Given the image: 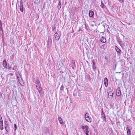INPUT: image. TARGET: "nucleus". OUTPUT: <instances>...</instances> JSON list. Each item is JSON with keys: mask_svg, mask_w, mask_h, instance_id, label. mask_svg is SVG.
Instances as JSON below:
<instances>
[{"mask_svg": "<svg viewBox=\"0 0 135 135\" xmlns=\"http://www.w3.org/2000/svg\"><path fill=\"white\" fill-rule=\"evenodd\" d=\"M0 25L1 26V29H2V23L1 21L0 20Z\"/></svg>", "mask_w": 135, "mask_h": 135, "instance_id": "obj_29", "label": "nucleus"}, {"mask_svg": "<svg viewBox=\"0 0 135 135\" xmlns=\"http://www.w3.org/2000/svg\"><path fill=\"white\" fill-rule=\"evenodd\" d=\"M104 82L105 86L106 87H107L108 84V79L107 78H105L104 79Z\"/></svg>", "mask_w": 135, "mask_h": 135, "instance_id": "obj_9", "label": "nucleus"}, {"mask_svg": "<svg viewBox=\"0 0 135 135\" xmlns=\"http://www.w3.org/2000/svg\"><path fill=\"white\" fill-rule=\"evenodd\" d=\"M94 14V12L92 11H90L89 12V15L90 17H92Z\"/></svg>", "mask_w": 135, "mask_h": 135, "instance_id": "obj_17", "label": "nucleus"}, {"mask_svg": "<svg viewBox=\"0 0 135 135\" xmlns=\"http://www.w3.org/2000/svg\"><path fill=\"white\" fill-rule=\"evenodd\" d=\"M101 88H102V86H101V88H100V89H101Z\"/></svg>", "mask_w": 135, "mask_h": 135, "instance_id": "obj_35", "label": "nucleus"}, {"mask_svg": "<svg viewBox=\"0 0 135 135\" xmlns=\"http://www.w3.org/2000/svg\"><path fill=\"white\" fill-rule=\"evenodd\" d=\"M101 32L100 33V35H99V37H100V34H102V35H103L104 34L103 33V32Z\"/></svg>", "mask_w": 135, "mask_h": 135, "instance_id": "obj_32", "label": "nucleus"}, {"mask_svg": "<svg viewBox=\"0 0 135 135\" xmlns=\"http://www.w3.org/2000/svg\"><path fill=\"white\" fill-rule=\"evenodd\" d=\"M104 4L102 2H101V4L100 5V6L102 8H103L104 7Z\"/></svg>", "mask_w": 135, "mask_h": 135, "instance_id": "obj_28", "label": "nucleus"}, {"mask_svg": "<svg viewBox=\"0 0 135 135\" xmlns=\"http://www.w3.org/2000/svg\"><path fill=\"white\" fill-rule=\"evenodd\" d=\"M120 72H119V73H120Z\"/></svg>", "mask_w": 135, "mask_h": 135, "instance_id": "obj_38", "label": "nucleus"}, {"mask_svg": "<svg viewBox=\"0 0 135 135\" xmlns=\"http://www.w3.org/2000/svg\"><path fill=\"white\" fill-rule=\"evenodd\" d=\"M61 33L60 31L57 32L54 34L55 38L56 40H59L60 37Z\"/></svg>", "mask_w": 135, "mask_h": 135, "instance_id": "obj_2", "label": "nucleus"}, {"mask_svg": "<svg viewBox=\"0 0 135 135\" xmlns=\"http://www.w3.org/2000/svg\"><path fill=\"white\" fill-rule=\"evenodd\" d=\"M88 133H89V132L86 133H85L86 135H89V134H88Z\"/></svg>", "mask_w": 135, "mask_h": 135, "instance_id": "obj_33", "label": "nucleus"}, {"mask_svg": "<svg viewBox=\"0 0 135 135\" xmlns=\"http://www.w3.org/2000/svg\"><path fill=\"white\" fill-rule=\"evenodd\" d=\"M108 98L110 99H112L113 96V93H112L110 91H109L108 93Z\"/></svg>", "mask_w": 135, "mask_h": 135, "instance_id": "obj_7", "label": "nucleus"}, {"mask_svg": "<svg viewBox=\"0 0 135 135\" xmlns=\"http://www.w3.org/2000/svg\"><path fill=\"white\" fill-rule=\"evenodd\" d=\"M16 76L19 82L20 83L21 81L22 80V79L20 75V74H17Z\"/></svg>", "mask_w": 135, "mask_h": 135, "instance_id": "obj_15", "label": "nucleus"}, {"mask_svg": "<svg viewBox=\"0 0 135 135\" xmlns=\"http://www.w3.org/2000/svg\"><path fill=\"white\" fill-rule=\"evenodd\" d=\"M20 9L21 12H23V3L22 1H20Z\"/></svg>", "mask_w": 135, "mask_h": 135, "instance_id": "obj_6", "label": "nucleus"}, {"mask_svg": "<svg viewBox=\"0 0 135 135\" xmlns=\"http://www.w3.org/2000/svg\"><path fill=\"white\" fill-rule=\"evenodd\" d=\"M47 42L48 47H49L51 46L52 42V40L51 36L49 37Z\"/></svg>", "mask_w": 135, "mask_h": 135, "instance_id": "obj_4", "label": "nucleus"}, {"mask_svg": "<svg viewBox=\"0 0 135 135\" xmlns=\"http://www.w3.org/2000/svg\"><path fill=\"white\" fill-rule=\"evenodd\" d=\"M81 128L83 129H84L85 128V127L84 126H82L81 127Z\"/></svg>", "mask_w": 135, "mask_h": 135, "instance_id": "obj_30", "label": "nucleus"}, {"mask_svg": "<svg viewBox=\"0 0 135 135\" xmlns=\"http://www.w3.org/2000/svg\"><path fill=\"white\" fill-rule=\"evenodd\" d=\"M0 124V129L1 130H2L3 129V122H1Z\"/></svg>", "mask_w": 135, "mask_h": 135, "instance_id": "obj_19", "label": "nucleus"}, {"mask_svg": "<svg viewBox=\"0 0 135 135\" xmlns=\"http://www.w3.org/2000/svg\"><path fill=\"white\" fill-rule=\"evenodd\" d=\"M64 86H63V85H62L61 86V88H60V90H63V89H64Z\"/></svg>", "mask_w": 135, "mask_h": 135, "instance_id": "obj_25", "label": "nucleus"}, {"mask_svg": "<svg viewBox=\"0 0 135 135\" xmlns=\"http://www.w3.org/2000/svg\"><path fill=\"white\" fill-rule=\"evenodd\" d=\"M14 127L15 128V131L17 129V125L15 124H14Z\"/></svg>", "mask_w": 135, "mask_h": 135, "instance_id": "obj_27", "label": "nucleus"}, {"mask_svg": "<svg viewBox=\"0 0 135 135\" xmlns=\"http://www.w3.org/2000/svg\"><path fill=\"white\" fill-rule=\"evenodd\" d=\"M115 49L118 53L119 54H120L121 53V50L117 46H115Z\"/></svg>", "mask_w": 135, "mask_h": 135, "instance_id": "obj_12", "label": "nucleus"}, {"mask_svg": "<svg viewBox=\"0 0 135 135\" xmlns=\"http://www.w3.org/2000/svg\"><path fill=\"white\" fill-rule=\"evenodd\" d=\"M58 120L59 121L60 124H62L63 123V121L62 119L60 117H59Z\"/></svg>", "mask_w": 135, "mask_h": 135, "instance_id": "obj_21", "label": "nucleus"}, {"mask_svg": "<svg viewBox=\"0 0 135 135\" xmlns=\"http://www.w3.org/2000/svg\"><path fill=\"white\" fill-rule=\"evenodd\" d=\"M71 65V67L72 68L73 70H74L76 69V65H75V61H73Z\"/></svg>", "mask_w": 135, "mask_h": 135, "instance_id": "obj_10", "label": "nucleus"}, {"mask_svg": "<svg viewBox=\"0 0 135 135\" xmlns=\"http://www.w3.org/2000/svg\"><path fill=\"white\" fill-rule=\"evenodd\" d=\"M85 119L88 122H91V120L90 119L89 116V114L88 113H86L85 115Z\"/></svg>", "mask_w": 135, "mask_h": 135, "instance_id": "obj_5", "label": "nucleus"}, {"mask_svg": "<svg viewBox=\"0 0 135 135\" xmlns=\"http://www.w3.org/2000/svg\"><path fill=\"white\" fill-rule=\"evenodd\" d=\"M36 84L37 88V89H42L41 86V85L40 83V81L39 80H37L36 82Z\"/></svg>", "mask_w": 135, "mask_h": 135, "instance_id": "obj_3", "label": "nucleus"}, {"mask_svg": "<svg viewBox=\"0 0 135 135\" xmlns=\"http://www.w3.org/2000/svg\"><path fill=\"white\" fill-rule=\"evenodd\" d=\"M120 2H123L124 0H118Z\"/></svg>", "mask_w": 135, "mask_h": 135, "instance_id": "obj_31", "label": "nucleus"}, {"mask_svg": "<svg viewBox=\"0 0 135 135\" xmlns=\"http://www.w3.org/2000/svg\"><path fill=\"white\" fill-rule=\"evenodd\" d=\"M101 41L103 43H105L106 42V40L105 38L102 37L100 39Z\"/></svg>", "mask_w": 135, "mask_h": 135, "instance_id": "obj_14", "label": "nucleus"}, {"mask_svg": "<svg viewBox=\"0 0 135 135\" xmlns=\"http://www.w3.org/2000/svg\"><path fill=\"white\" fill-rule=\"evenodd\" d=\"M88 128L89 127L88 126L86 125L85 126V133L89 132Z\"/></svg>", "mask_w": 135, "mask_h": 135, "instance_id": "obj_20", "label": "nucleus"}, {"mask_svg": "<svg viewBox=\"0 0 135 135\" xmlns=\"http://www.w3.org/2000/svg\"><path fill=\"white\" fill-rule=\"evenodd\" d=\"M3 120H2V117L1 115L0 114V122H3Z\"/></svg>", "mask_w": 135, "mask_h": 135, "instance_id": "obj_26", "label": "nucleus"}, {"mask_svg": "<svg viewBox=\"0 0 135 135\" xmlns=\"http://www.w3.org/2000/svg\"><path fill=\"white\" fill-rule=\"evenodd\" d=\"M102 118L103 119V121L105 122L106 121V117L105 114L103 112V111H102Z\"/></svg>", "mask_w": 135, "mask_h": 135, "instance_id": "obj_8", "label": "nucleus"}, {"mask_svg": "<svg viewBox=\"0 0 135 135\" xmlns=\"http://www.w3.org/2000/svg\"><path fill=\"white\" fill-rule=\"evenodd\" d=\"M61 1H59V3L58 4V5L57 6V7L59 9H60V8H61Z\"/></svg>", "mask_w": 135, "mask_h": 135, "instance_id": "obj_18", "label": "nucleus"}, {"mask_svg": "<svg viewBox=\"0 0 135 135\" xmlns=\"http://www.w3.org/2000/svg\"><path fill=\"white\" fill-rule=\"evenodd\" d=\"M127 134L128 135H131V131L129 129H127Z\"/></svg>", "mask_w": 135, "mask_h": 135, "instance_id": "obj_22", "label": "nucleus"}, {"mask_svg": "<svg viewBox=\"0 0 135 135\" xmlns=\"http://www.w3.org/2000/svg\"><path fill=\"white\" fill-rule=\"evenodd\" d=\"M87 78L89 80H90V76L89 74H87L86 75Z\"/></svg>", "mask_w": 135, "mask_h": 135, "instance_id": "obj_23", "label": "nucleus"}, {"mask_svg": "<svg viewBox=\"0 0 135 135\" xmlns=\"http://www.w3.org/2000/svg\"><path fill=\"white\" fill-rule=\"evenodd\" d=\"M116 94L117 96H120L121 94L120 90L118 89L116 90Z\"/></svg>", "mask_w": 135, "mask_h": 135, "instance_id": "obj_13", "label": "nucleus"}, {"mask_svg": "<svg viewBox=\"0 0 135 135\" xmlns=\"http://www.w3.org/2000/svg\"><path fill=\"white\" fill-rule=\"evenodd\" d=\"M55 29V27H54V28L53 29V31H54V29Z\"/></svg>", "mask_w": 135, "mask_h": 135, "instance_id": "obj_34", "label": "nucleus"}, {"mask_svg": "<svg viewBox=\"0 0 135 135\" xmlns=\"http://www.w3.org/2000/svg\"><path fill=\"white\" fill-rule=\"evenodd\" d=\"M17 6V4H16V6ZM16 8H17V7H16Z\"/></svg>", "mask_w": 135, "mask_h": 135, "instance_id": "obj_37", "label": "nucleus"}, {"mask_svg": "<svg viewBox=\"0 0 135 135\" xmlns=\"http://www.w3.org/2000/svg\"><path fill=\"white\" fill-rule=\"evenodd\" d=\"M4 123L5 124L4 128L7 132H8L10 130V128L9 122L8 121H4Z\"/></svg>", "mask_w": 135, "mask_h": 135, "instance_id": "obj_1", "label": "nucleus"}, {"mask_svg": "<svg viewBox=\"0 0 135 135\" xmlns=\"http://www.w3.org/2000/svg\"><path fill=\"white\" fill-rule=\"evenodd\" d=\"M2 65L4 68H7V63L6 60H4L3 61Z\"/></svg>", "mask_w": 135, "mask_h": 135, "instance_id": "obj_11", "label": "nucleus"}, {"mask_svg": "<svg viewBox=\"0 0 135 135\" xmlns=\"http://www.w3.org/2000/svg\"><path fill=\"white\" fill-rule=\"evenodd\" d=\"M116 65L115 64V68L116 67Z\"/></svg>", "mask_w": 135, "mask_h": 135, "instance_id": "obj_36", "label": "nucleus"}, {"mask_svg": "<svg viewBox=\"0 0 135 135\" xmlns=\"http://www.w3.org/2000/svg\"><path fill=\"white\" fill-rule=\"evenodd\" d=\"M92 66L93 69L94 70H95L96 68L95 67V63L93 61V64L92 65Z\"/></svg>", "mask_w": 135, "mask_h": 135, "instance_id": "obj_16", "label": "nucleus"}, {"mask_svg": "<svg viewBox=\"0 0 135 135\" xmlns=\"http://www.w3.org/2000/svg\"><path fill=\"white\" fill-rule=\"evenodd\" d=\"M40 89H38L40 94V95H41L42 92V89H40Z\"/></svg>", "mask_w": 135, "mask_h": 135, "instance_id": "obj_24", "label": "nucleus"}]
</instances>
